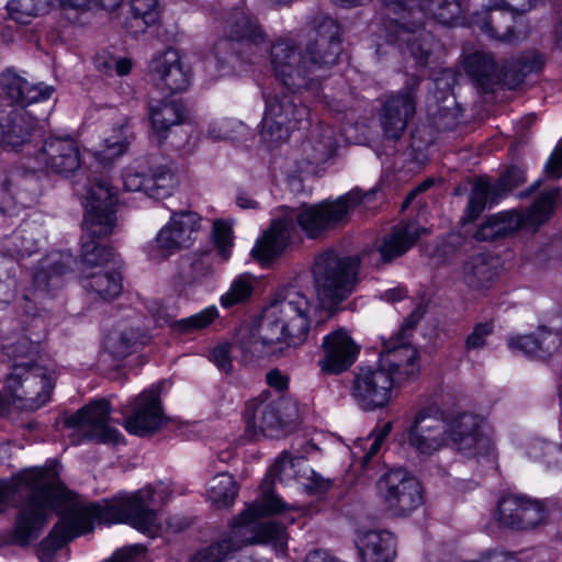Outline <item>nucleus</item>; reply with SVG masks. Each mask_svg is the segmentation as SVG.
<instances>
[{
    "mask_svg": "<svg viewBox=\"0 0 562 562\" xmlns=\"http://www.w3.org/2000/svg\"><path fill=\"white\" fill-rule=\"evenodd\" d=\"M544 172L550 180H559L562 178V137L546 161Z\"/></svg>",
    "mask_w": 562,
    "mask_h": 562,
    "instance_id": "obj_63",
    "label": "nucleus"
},
{
    "mask_svg": "<svg viewBox=\"0 0 562 562\" xmlns=\"http://www.w3.org/2000/svg\"><path fill=\"white\" fill-rule=\"evenodd\" d=\"M501 200L499 193L488 177L475 178L464 210L465 220L469 222L476 221L487 205L494 206L498 204Z\"/></svg>",
    "mask_w": 562,
    "mask_h": 562,
    "instance_id": "obj_43",
    "label": "nucleus"
},
{
    "mask_svg": "<svg viewBox=\"0 0 562 562\" xmlns=\"http://www.w3.org/2000/svg\"><path fill=\"white\" fill-rule=\"evenodd\" d=\"M363 199L360 189L355 188L335 201L318 202V235L322 232L345 226L350 220V211L361 204Z\"/></svg>",
    "mask_w": 562,
    "mask_h": 562,
    "instance_id": "obj_33",
    "label": "nucleus"
},
{
    "mask_svg": "<svg viewBox=\"0 0 562 562\" xmlns=\"http://www.w3.org/2000/svg\"><path fill=\"white\" fill-rule=\"evenodd\" d=\"M202 231L203 217L198 212H171L169 221L158 231L148 249L149 259L164 261L181 250L191 248Z\"/></svg>",
    "mask_w": 562,
    "mask_h": 562,
    "instance_id": "obj_9",
    "label": "nucleus"
},
{
    "mask_svg": "<svg viewBox=\"0 0 562 562\" xmlns=\"http://www.w3.org/2000/svg\"><path fill=\"white\" fill-rule=\"evenodd\" d=\"M385 509L394 517H407L424 502L419 480L405 468H391L376 482Z\"/></svg>",
    "mask_w": 562,
    "mask_h": 562,
    "instance_id": "obj_10",
    "label": "nucleus"
},
{
    "mask_svg": "<svg viewBox=\"0 0 562 562\" xmlns=\"http://www.w3.org/2000/svg\"><path fill=\"white\" fill-rule=\"evenodd\" d=\"M460 250V244H456L450 237L442 238L434 249V256L443 263H451Z\"/></svg>",
    "mask_w": 562,
    "mask_h": 562,
    "instance_id": "obj_64",
    "label": "nucleus"
},
{
    "mask_svg": "<svg viewBox=\"0 0 562 562\" xmlns=\"http://www.w3.org/2000/svg\"><path fill=\"white\" fill-rule=\"evenodd\" d=\"M252 291L254 283L251 277L241 274L232 282L227 292L221 296V305L225 308H229L234 305L244 303L250 297Z\"/></svg>",
    "mask_w": 562,
    "mask_h": 562,
    "instance_id": "obj_51",
    "label": "nucleus"
},
{
    "mask_svg": "<svg viewBox=\"0 0 562 562\" xmlns=\"http://www.w3.org/2000/svg\"><path fill=\"white\" fill-rule=\"evenodd\" d=\"M422 78L417 75L407 76L403 87L386 95L380 114L383 135L387 139L398 140L408 122L413 120L417 108V92Z\"/></svg>",
    "mask_w": 562,
    "mask_h": 562,
    "instance_id": "obj_13",
    "label": "nucleus"
},
{
    "mask_svg": "<svg viewBox=\"0 0 562 562\" xmlns=\"http://www.w3.org/2000/svg\"><path fill=\"white\" fill-rule=\"evenodd\" d=\"M217 316V308L210 306L190 317L176 321L171 325L179 333L186 334L206 328Z\"/></svg>",
    "mask_w": 562,
    "mask_h": 562,
    "instance_id": "obj_52",
    "label": "nucleus"
},
{
    "mask_svg": "<svg viewBox=\"0 0 562 562\" xmlns=\"http://www.w3.org/2000/svg\"><path fill=\"white\" fill-rule=\"evenodd\" d=\"M508 347L531 358L542 349V341L536 334L516 335L508 339Z\"/></svg>",
    "mask_w": 562,
    "mask_h": 562,
    "instance_id": "obj_60",
    "label": "nucleus"
},
{
    "mask_svg": "<svg viewBox=\"0 0 562 562\" xmlns=\"http://www.w3.org/2000/svg\"><path fill=\"white\" fill-rule=\"evenodd\" d=\"M497 519L513 530H530L542 525L548 515L546 502L525 494H504L497 502Z\"/></svg>",
    "mask_w": 562,
    "mask_h": 562,
    "instance_id": "obj_15",
    "label": "nucleus"
},
{
    "mask_svg": "<svg viewBox=\"0 0 562 562\" xmlns=\"http://www.w3.org/2000/svg\"><path fill=\"white\" fill-rule=\"evenodd\" d=\"M236 496V482L228 473L220 472L209 482L207 497L217 507L231 506Z\"/></svg>",
    "mask_w": 562,
    "mask_h": 562,
    "instance_id": "obj_48",
    "label": "nucleus"
},
{
    "mask_svg": "<svg viewBox=\"0 0 562 562\" xmlns=\"http://www.w3.org/2000/svg\"><path fill=\"white\" fill-rule=\"evenodd\" d=\"M311 308L303 293L294 289L279 292L259 319L237 328L234 344L244 359L274 353L282 350L277 348L281 344L297 346L307 337Z\"/></svg>",
    "mask_w": 562,
    "mask_h": 562,
    "instance_id": "obj_2",
    "label": "nucleus"
},
{
    "mask_svg": "<svg viewBox=\"0 0 562 562\" xmlns=\"http://www.w3.org/2000/svg\"><path fill=\"white\" fill-rule=\"evenodd\" d=\"M383 4L400 21L424 19L426 7L441 25L457 26L464 20L461 0H383Z\"/></svg>",
    "mask_w": 562,
    "mask_h": 562,
    "instance_id": "obj_17",
    "label": "nucleus"
},
{
    "mask_svg": "<svg viewBox=\"0 0 562 562\" xmlns=\"http://www.w3.org/2000/svg\"><path fill=\"white\" fill-rule=\"evenodd\" d=\"M522 229L516 210L502 211L488 215L476 228L474 238L477 241L498 243L513 237Z\"/></svg>",
    "mask_w": 562,
    "mask_h": 562,
    "instance_id": "obj_37",
    "label": "nucleus"
},
{
    "mask_svg": "<svg viewBox=\"0 0 562 562\" xmlns=\"http://www.w3.org/2000/svg\"><path fill=\"white\" fill-rule=\"evenodd\" d=\"M405 434L409 448L426 457L442 448L454 449L465 457L484 456L491 446L479 415L452 416L435 400L420 404Z\"/></svg>",
    "mask_w": 562,
    "mask_h": 562,
    "instance_id": "obj_3",
    "label": "nucleus"
},
{
    "mask_svg": "<svg viewBox=\"0 0 562 562\" xmlns=\"http://www.w3.org/2000/svg\"><path fill=\"white\" fill-rule=\"evenodd\" d=\"M269 395L266 391L246 403L244 417L250 438L260 435L280 438L295 430L303 422L304 409L296 401L284 397L268 401Z\"/></svg>",
    "mask_w": 562,
    "mask_h": 562,
    "instance_id": "obj_6",
    "label": "nucleus"
},
{
    "mask_svg": "<svg viewBox=\"0 0 562 562\" xmlns=\"http://www.w3.org/2000/svg\"><path fill=\"white\" fill-rule=\"evenodd\" d=\"M265 111L260 122V140L269 148L278 147L290 139L295 123L308 120L311 111L297 106L293 98L283 91L263 89Z\"/></svg>",
    "mask_w": 562,
    "mask_h": 562,
    "instance_id": "obj_8",
    "label": "nucleus"
},
{
    "mask_svg": "<svg viewBox=\"0 0 562 562\" xmlns=\"http://www.w3.org/2000/svg\"><path fill=\"white\" fill-rule=\"evenodd\" d=\"M463 282L473 291H486L494 286L501 272L498 256L474 252L462 265Z\"/></svg>",
    "mask_w": 562,
    "mask_h": 562,
    "instance_id": "obj_31",
    "label": "nucleus"
},
{
    "mask_svg": "<svg viewBox=\"0 0 562 562\" xmlns=\"http://www.w3.org/2000/svg\"><path fill=\"white\" fill-rule=\"evenodd\" d=\"M149 72L153 82L162 91L178 93L186 91L190 86V69L175 49H167L155 56L150 61Z\"/></svg>",
    "mask_w": 562,
    "mask_h": 562,
    "instance_id": "obj_24",
    "label": "nucleus"
},
{
    "mask_svg": "<svg viewBox=\"0 0 562 562\" xmlns=\"http://www.w3.org/2000/svg\"><path fill=\"white\" fill-rule=\"evenodd\" d=\"M526 169L517 165H509L501 172L498 179L494 182V186L501 198L504 199L510 195L517 188L526 183Z\"/></svg>",
    "mask_w": 562,
    "mask_h": 562,
    "instance_id": "obj_50",
    "label": "nucleus"
},
{
    "mask_svg": "<svg viewBox=\"0 0 562 562\" xmlns=\"http://www.w3.org/2000/svg\"><path fill=\"white\" fill-rule=\"evenodd\" d=\"M143 334L138 328L117 326L112 329L104 339V348L113 357L124 358L128 356L136 344L142 342Z\"/></svg>",
    "mask_w": 562,
    "mask_h": 562,
    "instance_id": "obj_46",
    "label": "nucleus"
},
{
    "mask_svg": "<svg viewBox=\"0 0 562 562\" xmlns=\"http://www.w3.org/2000/svg\"><path fill=\"white\" fill-rule=\"evenodd\" d=\"M158 19L157 0H131L130 27L142 33Z\"/></svg>",
    "mask_w": 562,
    "mask_h": 562,
    "instance_id": "obj_49",
    "label": "nucleus"
},
{
    "mask_svg": "<svg viewBox=\"0 0 562 562\" xmlns=\"http://www.w3.org/2000/svg\"><path fill=\"white\" fill-rule=\"evenodd\" d=\"M42 235L41 225L25 221L5 237L4 249L12 257H29L37 250Z\"/></svg>",
    "mask_w": 562,
    "mask_h": 562,
    "instance_id": "obj_41",
    "label": "nucleus"
},
{
    "mask_svg": "<svg viewBox=\"0 0 562 562\" xmlns=\"http://www.w3.org/2000/svg\"><path fill=\"white\" fill-rule=\"evenodd\" d=\"M222 33L224 38L217 41L214 45V56L218 63L223 64L228 63V58L223 55L228 49L231 42L258 46L268 41V35L257 18L237 9L225 16Z\"/></svg>",
    "mask_w": 562,
    "mask_h": 562,
    "instance_id": "obj_19",
    "label": "nucleus"
},
{
    "mask_svg": "<svg viewBox=\"0 0 562 562\" xmlns=\"http://www.w3.org/2000/svg\"><path fill=\"white\" fill-rule=\"evenodd\" d=\"M240 550L233 529L221 536L207 547L199 550L188 562H234L231 554Z\"/></svg>",
    "mask_w": 562,
    "mask_h": 562,
    "instance_id": "obj_45",
    "label": "nucleus"
},
{
    "mask_svg": "<svg viewBox=\"0 0 562 562\" xmlns=\"http://www.w3.org/2000/svg\"><path fill=\"white\" fill-rule=\"evenodd\" d=\"M344 27L340 23L318 13V67L335 63L342 50Z\"/></svg>",
    "mask_w": 562,
    "mask_h": 562,
    "instance_id": "obj_40",
    "label": "nucleus"
},
{
    "mask_svg": "<svg viewBox=\"0 0 562 562\" xmlns=\"http://www.w3.org/2000/svg\"><path fill=\"white\" fill-rule=\"evenodd\" d=\"M148 117L154 135L159 142L167 138L168 131L183 121V106L176 100H155L148 103Z\"/></svg>",
    "mask_w": 562,
    "mask_h": 562,
    "instance_id": "obj_39",
    "label": "nucleus"
},
{
    "mask_svg": "<svg viewBox=\"0 0 562 562\" xmlns=\"http://www.w3.org/2000/svg\"><path fill=\"white\" fill-rule=\"evenodd\" d=\"M513 59L516 61L521 72L525 74L526 78L530 75L542 74L548 63L547 55L536 48L522 52Z\"/></svg>",
    "mask_w": 562,
    "mask_h": 562,
    "instance_id": "obj_53",
    "label": "nucleus"
},
{
    "mask_svg": "<svg viewBox=\"0 0 562 562\" xmlns=\"http://www.w3.org/2000/svg\"><path fill=\"white\" fill-rule=\"evenodd\" d=\"M212 235L218 255L223 261H226L231 257L233 247L232 223L224 220H215L213 223Z\"/></svg>",
    "mask_w": 562,
    "mask_h": 562,
    "instance_id": "obj_54",
    "label": "nucleus"
},
{
    "mask_svg": "<svg viewBox=\"0 0 562 562\" xmlns=\"http://www.w3.org/2000/svg\"><path fill=\"white\" fill-rule=\"evenodd\" d=\"M111 404L106 398L95 400L65 419V426L75 428L86 439L117 442L120 432L110 425Z\"/></svg>",
    "mask_w": 562,
    "mask_h": 562,
    "instance_id": "obj_18",
    "label": "nucleus"
},
{
    "mask_svg": "<svg viewBox=\"0 0 562 562\" xmlns=\"http://www.w3.org/2000/svg\"><path fill=\"white\" fill-rule=\"evenodd\" d=\"M325 124L318 120V161H327L336 156L339 144L336 137H326L324 135Z\"/></svg>",
    "mask_w": 562,
    "mask_h": 562,
    "instance_id": "obj_61",
    "label": "nucleus"
},
{
    "mask_svg": "<svg viewBox=\"0 0 562 562\" xmlns=\"http://www.w3.org/2000/svg\"><path fill=\"white\" fill-rule=\"evenodd\" d=\"M53 387L50 372L38 364H15L4 382V391L13 403L31 411L49 401Z\"/></svg>",
    "mask_w": 562,
    "mask_h": 562,
    "instance_id": "obj_11",
    "label": "nucleus"
},
{
    "mask_svg": "<svg viewBox=\"0 0 562 562\" xmlns=\"http://www.w3.org/2000/svg\"><path fill=\"white\" fill-rule=\"evenodd\" d=\"M132 133L127 124H120L106 135L100 148L95 150V157L102 162H111L126 151Z\"/></svg>",
    "mask_w": 562,
    "mask_h": 562,
    "instance_id": "obj_47",
    "label": "nucleus"
},
{
    "mask_svg": "<svg viewBox=\"0 0 562 562\" xmlns=\"http://www.w3.org/2000/svg\"><path fill=\"white\" fill-rule=\"evenodd\" d=\"M406 362L389 357L384 352L376 366H358L353 372L351 396L363 412H374L386 407L393 395V389L414 381L419 374H411Z\"/></svg>",
    "mask_w": 562,
    "mask_h": 562,
    "instance_id": "obj_5",
    "label": "nucleus"
},
{
    "mask_svg": "<svg viewBox=\"0 0 562 562\" xmlns=\"http://www.w3.org/2000/svg\"><path fill=\"white\" fill-rule=\"evenodd\" d=\"M165 423L159 400V386L142 392L131 404L125 418V429L136 436H146L158 430Z\"/></svg>",
    "mask_w": 562,
    "mask_h": 562,
    "instance_id": "obj_22",
    "label": "nucleus"
},
{
    "mask_svg": "<svg viewBox=\"0 0 562 562\" xmlns=\"http://www.w3.org/2000/svg\"><path fill=\"white\" fill-rule=\"evenodd\" d=\"M23 490L29 495L19 508L8 542L29 546L40 537L53 512L59 510L60 520L40 544L41 554L46 557L91 531L94 520L126 522L143 532L156 522V513L150 508L154 498L150 488L140 490L128 497L87 503L64 486L53 467L30 469L15 480H0V514L7 510L12 497Z\"/></svg>",
    "mask_w": 562,
    "mask_h": 562,
    "instance_id": "obj_1",
    "label": "nucleus"
},
{
    "mask_svg": "<svg viewBox=\"0 0 562 562\" xmlns=\"http://www.w3.org/2000/svg\"><path fill=\"white\" fill-rule=\"evenodd\" d=\"M561 196V188L553 187L538 193L531 204L525 211H517L522 229L538 231L554 215L558 201Z\"/></svg>",
    "mask_w": 562,
    "mask_h": 562,
    "instance_id": "obj_35",
    "label": "nucleus"
},
{
    "mask_svg": "<svg viewBox=\"0 0 562 562\" xmlns=\"http://www.w3.org/2000/svg\"><path fill=\"white\" fill-rule=\"evenodd\" d=\"M494 322H479L474 324L472 331L464 339V350L467 352L481 350L486 346L487 338L494 333Z\"/></svg>",
    "mask_w": 562,
    "mask_h": 562,
    "instance_id": "obj_56",
    "label": "nucleus"
},
{
    "mask_svg": "<svg viewBox=\"0 0 562 562\" xmlns=\"http://www.w3.org/2000/svg\"><path fill=\"white\" fill-rule=\"evenodd\" d=\"M526 81L525 74L514 59L503 65L497 72V86L505 87L508 90H515Z\"/></svg>",
    "mask_w": 562,
    "mask_h": 562,
    "instance_id": "obj_59",
    "label": "nucleus"
},
{
    "mask_svg": "<svg viewBox=\"0 0 562 562\" xmlns=\"http://www.w3.org/2000/svg\"><path fill=\"white\" fill-rule=\"evenodd\" d=\"M290 210L300 229L308 238H316V204L301 203L296 209L290 207Z\"/></svg>",
    "mask_w": 562,
    "mask_h": 562,
    "instance_id": "obj_55",
    "label": "nucleus"
},
{
    "mask_svg": "<svg viewBox=\"0 0 562 562\" xmlns=\"http://www.w3.org/2000/svg\"><path fill=\"white\" fill-rule=\"evenodd\" d=\"M538 0H528L521 8L514 7V10L483 8L471 14V24L490 37L502 43H514L518 41L515 23L516 18L537 7Z\"/></svg>",
    "mask_w": 562,
    "mask_h": 562,
    "instance_id": "obj_20",
    "label": "nucleus"
},
{
    "mask_svg": "<svg viewBox=\"0 0 562 562\" xmlns=\"http://www.w3.org/2000/svg\"><path fill=\"white\" fill-rule=\"evenodd\" d=\"M422 318L423 312L419 308H415L403 319L397 330L382 344L383 352L389 357L405 361L411 374H419L420 355L417 348L411 344L407 333L414 330Z\"/></svg>",
    "mask_w": 562,
    "mask_h": 562,
    "instance_id": "obj_28",
    "label": "nucleus"
},
{
    "mask_svg": "<svg viewBox=\"0 0 562 562\" xmlns=\"http://www.w3.org/2000/svg\"><path fill=\"white\" fill-rule=\"evenodd\" d=\"M322 348L325 358L318 362V366L326 374H340L347 371L360 353V348L342 327L326 335L323 338Z\"/></svg>",
    "mask_w": 562,
    "mask_h": 562,
    "instance_id": "obj_25",
    "label": "nucleus"
},
{
    "mask_svg": "<svg viewBox=\"0 0 562 562\" xmlns=\"http://www.w3.org/2000/svg\"><path fill=\"white\" fill-rule=\"evenodd\" d=\"M116 192L104 178L88 181L85 194V217L82 227L86 233L81 245L82 271L104 269L114 260L112 248L99 245L95 239L112 234L116 225Z\"/></svg>",
    "mask_w": 562,
    "mask_h": 562,
    "instance_id": "obj_4",
    "label": "nucleus"
},
{
    "mask_svg": "<svg viewBox=\"0 0 562 562\" xmlns=\"http://www.w3.org/2000/svg\"><path fill=\"white\" fill-rule=\"evenodd\" d=\"M360 259L357 256L338 257L335 266L325 273V290L333 301L330 313L338 310V305L347 300L356 289Z\"/></svg>",
    "mask_w": 562,
    "mask_h": 562,
    "instance_id": "obj_26",
    "label": "nucleus"
},
{
    "mask_svg": "<svg viewBox=\"0 0 562 562\" xmlns=\"http://www.w3.org/2000/svg\"><path fill=\"white\" fill-rule=\"evenodd\" d=\"M274 78L292 91L308 90L316 79V46H296L290 38H279L270 47Z\"/></svg>",
    "mask_w": 562,
    "mask_h": 562,
    "instance_id": "obj_7",
    "label": "nucleus"
},
{
    "mask_svg": "<svg viewBox=\"0 0 562 562\" xmlns=\"http://www.w3.org/2000/svg\"><path fill=\"white\" fill-rule=\"evenodd\" d=\"M544 172L550 180H559L562 178V137L546 161Z\"/></svg>",
    "mask_w": 562,
    "mask_h": 562,
    "instance_id": "obj_62",
    "label": "nucleus"
},
{
    "mask_svg": "<svg viewBox=\"0 0 562 562\" xmlns=\"http://www.w3.org/2000/svg\"><path fill=\"white\" fill-rule=\"evenodd\" d=\"M81 283L85 290L103 300H112L122 291V277L115 270L82 271Z\"/></svg>",
    "mask_w": 562,
    "mask_h": 562,
    "instance_id": "obj_44",
    "label": "nucleus"
},
{
    "mask_svg": "<svg viewBox=\"0 0 562 562\" xmlns=\"http://www.w3.org/2000/svg\"><path fill=\"white\" fill-rule=\"evenodd\" d=\"M465 71L484 93H491L497 86V64L490 54L475 52L465 59Z\"/></svg>",
    "mask_w": 562,
    "mask_h": 562,
    "instance_id": "obj_42",
    "label": "nucleus"
},
{
    "mask_svg": "<svg viewBox=\"0 0 562 562\" xmlns=\"http://www.w3.org/2000/svg\"><path fill=\"white\" fill-rule=\"evenodd\" d=\"M430 144V139L425 137L422 131L418 128L413 130L406 149L411 160L419 165H425L429 160Z\"/></svg>",
    "mask_w": 562,
    "mask_h": 562,
    "instance_id": "obj_57",
    "label": "nucleus"
},
{
    "mask_svg": "<svg viewBox=\"0 0 562 562\" xmlns=\"http://www.w3.org/2000/svg\"><path fill=\"white\" fill-rule=\"evenodd\" d=\"M285 509L286 505L283 503L282 508L271 513L268 512L262 504V497L259 502L246 508L232 525L239 548L263 543L272 546L277 551H283L286 547V533L283 525L274 520L258 521V518Z\"/></svg>",
    "mask_w": 562,
    "mask_h": 562,
    "instance_id": "obj_12",
    "label": "nucleus"
},
{
    "mask_svg": "<svg viewBox=\"0 0 562 562\" xmlns=\"http://www.w3.org/2000/svg\"><path fill=\"white\" fill-rule=\"evenodd\" d=\"M123 184L126 191L144 192L150 198L162 199L171 194L176 179L173 172L165 166L157 167L150 176L128 168L123 175Z\"/></svg>",
    "mask_w": 562,
    "mask_h": 562,
    "instance_id": "obj_30",
    "label": "nucleus"
},
{
    "mask_svg": "<svg viewBox=\"0 0 562 562\" xmlns=\"http://www.w3.org/2000/svg\"><path fill=\"white\" fill-rule=\"evenodd\" d=\"M383 30L389 44L398 46L406 44L416 65L426 66L428 64L431 45L424 38V19H412L408 21L386 19L383 22Z\"/></svg>",
    "mask_w": 562,
    "mask_h": 562,
    "instance_id": "obj_21",
    "label": "nucleus"
},
{
    "mask_svg": "<svg viewBox=\"0 0 562 562\" xmlns=\"http://www.w3.org/2000/svg\"><path fill=\"white\" fill-rule=\"evenodd\" d=\"M36 121L25 111L11 112L0 122V145L16 149L30 140Z\"/></svg>",
    "mask_w": 562,
    "mask_h": 562,
    "instance_id": "obj_38",
    "label": "nucleus"
},
{
    "mask_svg": "<svg viewBox=\"0 0 562 562\" xmlns=\"http://www.w3.org/2000/svg\"><path fill=\"white\" fill-rule=\"evenodd\" d=\"M237 349L234 342H218L209 350V359L216 368L225 373L233 371V350Z\"/></svg>",
    "mask_w": 562,
    "mask_h": 562,
    "instance_id": "obj_58",
    "label": "nucleus"
},
{
    "mask_svg": "<svg viewBox=\"0 0 562 562\" xmlns=\"http://www.w3.org/2000/svg\"><path fill=\"white\" fill-rule=\"evenodd\" d=\"M1 85L7 97L14 103L26 106L36 102L48 100L54 87L29 82L18 74L7 70L1 76Z\"/></svg>",
    "mask_w": 562,
    "mask_h": 562,
    "instance_id": "obj_34",
    "label": "nucleus"
},
{
    "mask_svg": "<svg viewBox=\"0 0 562 562\" xmlns=\"http://www.w3.org/2000/svg\"><path fill=\"white\" fill-rule=\"evenodd\" d=\"M426 232L423 227L412 228L409 225H394L386 234L378 251L383 263H390L411 250Z\"/></svg>",
    "mask_w": 562,
    "mask_h": 562,
    "instance_id": "obj_36",
    "label": "nucleus"
},
{
    "mask_svg": "<svg viewBox=\"0 0 562 562\" xmlns=\"http://www.w3.org/2000/svg\"><path fill=\"white\" fill-rule=\"evenodd\" d=\"M74 262L70 254L53 251L42 258L33 273L34 291L42 295H53L61 288L64 276L71 269Z\"/></svg>",
    "mask_w": 562,
    "mask_h": 562,
    "instance_id": "obj_29",
    "label": "nucleus"
},
{
    "mask_svg": "<svg viewBox=\"0 0 562 562\" xmlns=\"http://www.w3.org/2000/svg\"><path fill=\"white\" fill-rule=\"evenodd\" d=\"M360 562H393L397 540L389 530H368L355 541Z\"/></svg>",
    "mask_w": 562,
    "mask_h": 562,
    "instance_id": "obj_32",
    "label": "nucleus"
},
{
    "mask_svg": "<svg viewBox=\"0 0 562 562\" xmlns=\"http://www.w3.org/2000/svg\"><path fill=\"white\" fill-rule=\"evenodd\" d=\"M119 3L120 0H10L7 10L12 20L26 24L32 18L47 12L50 5L81 10L94 4L111 11Z\"/></svg>",
    "mask_w": 562,
    "mask_h": 562,
    "instance_id": "obj_27",
    "label": "nucleus"
},
{
    "mask_svg": "<svg viewBox=\"0 0 562 562\" xmlns=\"http://www.w3.org/2000/svg\"><path fill=\"white\" fill-rule=\"evenodd\" d=\"M81 166L80 148L69 135H49L30 158V168L48 175L68 177Z\"/></svg>",
    "mask_w": 562,
    "mask_h": 562,
    "instance_id": "obj_14",
    "label": "nucleus"
},
{
    "mask_svg": "<svg viewBox=\"0 0 562 562\" xmlns=\"http://www.w3.org/2000/svg\"><path fill=\"white\" fill-rule=\"evenodd\" d=\"M302 469L312 473V463L304 456L292 458L288 452H283L274 461L260 485L262 504L268 512H276L283 507L282 499L272 491L276 482L289 483L291 480L296 481V477H301Z\"/></svg>",
    "mask_w": 562,
    "mask_h": 562,
    "instance_id": "obj_23",
    "label": "nucleus"
},
{
    "mask_svg": "<svg viewBox=\"0 0 562 562\" xmlns=\"http://www.w3.org/2000/svg\"><path fill=\"white\" fill-rule=\"evenodd\" d=\"M295 226L289 206L282 205L274 210L270 225L258 237L251 256L266 266L280 258L291 246Z\"/></svg>",
    "mask_w": 562,
    "mask_h": 562,
    "instance_id": "obj_16",
    "label": "nucleus"
}]
</instances>
